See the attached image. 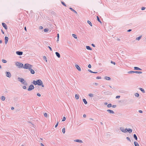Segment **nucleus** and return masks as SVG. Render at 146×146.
<instances>
[{
  "label": "nucleus",
  "mask_w": 146,
  "mask_h": 146,
  "mask_svg": "<svg viewBox=\"0 0 146 146\" xmlns=\"http://www.w3.org/2000/svg\"><path fill=\"white\" fill-rule=\"evenodd\" d=\"M32 83L35 85H37L38 86H41L42 87H44V85L43 84L42 82L40 80H38L36 81L34 80Z\"/></svg>",
  "instance_id": "nucleus-1"
},
{
  "label": "nucleus",
  "mask_w": 146,
  "mask_h": 146,
  "mask_svg": "<svg viewBox=\"0 0 146 146\" xmlns=\"http://www.w3.org/2000/svg\"><path fill=\"white\" fill-rule=\"evenodd\" d=\"M32 66L28 63L25 64L23 68L25 69L29 70L31 68H32Z\"/></svg>",
  "instance_id": "nucleus-2"
},
{
  "label": "nucleus",
  "mask_w": 146,
  "mask_h": 146,
  "mask_svg": "<svg viewBox=\"0 0 146 146\" xmlns=\"http://www.w3.org/2000/svg\"><path fill=\"white\" fill-rule=\"evenodd\" d=\"M15 65L16 66H18L19 68H23V64L19 62H15Z\"/></svg>",
  "instance_id": "nucleus-3"
},
{
  "label": "nucleus",
  "mask_w": 146,
  "mask_h": 146,
  "mask_svg": "<svg viewBox=\"0 0 146 146\" xmlns=\"http://www.w3.org/2000/svg\"><path fill=\"white\" fill-rule=\"evenodd\" d=\"M34 88V86L32 85H31L29 87V88L28 89V90L29 91H31Z\"/></svg>",
  "instance_id": "nucleus-4"
},
{
  "label": "nucleus",
  "mask_w": 146,
  "mask_h": 146,
  "mask_svg": "<svg viewBox=\"0 0 146 146\" xmlns=\"http://www.w3.org/2000/svg\"><path fill=\"white\" fill-rule=\"evenodd\" d=\"M6 76L9 78H10L11 77V75L9 72H5Z\"/></svg>",
  "instance_id": "nucleus-5"
},
{
  "label": "nucleus",
  "mask_w": 146,
  "mask_h": 146,
  "mask_svg": "<svg viewBox=\"0 0 146 146\" xmlns=\"http://www.w3.org/2000/svg\"><path fill=\"white\" fill-rule=\"evenodd\" d=\"M16 54L19 55H21L23 54V52L21 51H17L16 52Z\"/></svg>",
  "instance_id": "nucleus-6"
},
{
  "label": "nucleus",
  "mask_w": 146,
  "mask_h": 146,
  "mask_svg": "<svg viewBox=\"0 0 146 146\" xmlns=\"http://www.w3.org/2000/svg\"><path fill=\"white\" fill-rule=\"evenodd\" d=\"M2 25L5 28V29H7V27L6 25L4 23H2Z\"/></svg>",
  "instance_id": "nucleus-7"
},
{
  "label": "nucleus",
  "mask_w": 146,
  "mask_h": 146,
  "mask_svg": "<svg viewBox=\"0 0 146 146\" xmlns=\"http://www.w3.org/2000/svg\"><path fill=\"white\" fill-rule=\"evenodd\" d=\"M120 130L122 131V132L125 133L126 132V131H125V129L123 127H121L120 129Z\"/></svg>",
  "instance_id": "nucleus-8"
},
{
  "label": "nucleus",
  "mask_w": 146,
  "mask_h": 146,
  "mask_svg": "<svg viewBox=\"0 0 146 146\" xmlns=\"http://www.w3.org/2000/svg\"><path fill=\"white\" fill-rule=\"evenodd\" d=\"M107 111L110 113L114 114V112L113 111L110 110H108Z\"/></svg>",
  "instance_id": "nucleus-9"
},
{
  "label": "nucleus",
  "mask_w": 146,
  "mask_h": 146,
  "mask_svg": "<svg viewBox=\"0 0 146 146\" xmlns=\"http://www.w3.org/2000/svg\"><path fill=\"white\" fill-rule=\"evenodd\" d=\"M8 38L7 36H5V44H6L8 42Z\"/></svg>",
  "instance_id": "nucleus-10"
},
{
  "label": "nucleus",
  "mask_w": 146,
  "mask_h": 146,
  "mask_svg": "<svg viewBox=\"0 0 146 146\" xmlns=\"http://www.w3.org/2000/svg\"><path fill=\"white\" fill-rule=\"evenodd\" d=\"M18 80L21 83H22L24 80L23 78L19 77L18 78Z\"/></svg>",
  "instance_id": "nucleus-11"
},
{
  "label": "nucleus",
  "mask_w": 146,
  "mask_h": 146,
  "mask_svg": "<svg viewBox=\"0 0 146 146\" xmlns=\"http://www.w3.org/2000/svg\"><path fill=\"white\" fill-rule=\"evenodd\" d=\"M75 66L76 68L79 71H81V70L80 69V68L79 67V66L77 64H76L75 65Z\"/></svg>",
  "instance_id": "nucleus-12"
},
{
  "label": "nucleus",
  "mask_w": 146,
  "mask_h": 146,
  "mask_svg": "<svg viewBox=\"0 0 146 146\" xmlns=\"http://www.w3.org/2000/svg\"><path fill=\"white\" fill-rule=\"evenodd\" d=\"M29 70L30 71L31 73V74H35V71L33 69H32L31 68H30Z\"/></svg>",
  "instance_id": "nucleus-13"
},
{
  "label": "nucleus",
  "mask_w": 146,
  "mask_h": 146,
  "mask_svg": "<svg viewBox=\"0 0 146 146\" xmlns=\"http://www.w3.org/2000/svg\"><path fill=\"white\" fill-rule=\"evenodd\" d=\"M134 69L135 70H141L142 69L140 68H139V67H134Z\"/></svg>",
  "instance_id": "nucleus-14"
},
{
  "label": "nucleus",
  "mask_w": 146,
  "mask_h": 146,
  "mask_svg": "<svg viewBox=\"0 0 146 146\" xmlns=\"http://www.w3.org/2000/svg\"><path fill=\"white\" fill-rule=\"evenodd\" d=\"M74 141L76 142H79L80 143H82L83 141L82 140L80 139H76Z\"/></svg>",
  "instance_id": "nucleus-15"
},
{
  "label": "nucleus",
  "mask_w": 146,
  "mask_h": 146,
  "mask_svg": "<svg viewBox=\"0 0 146 146\" xmlns=\"http://www.w3.org/2000/svg\"><path fill=\"white\" fill-rule=\"evenodd\" d=\"M55 54L56 55V56L58 58H60V54L58 52H55Z\"/></svg>",
  "instance_id": "nucleus-16"
},
{
  "label": "nucleus",
  "mask_w": 146,
  "mask_h": 146,
  "mask_svg": "<svg viewBox=\"0 0 146 146\" xmlns=\"http://www.w3.org/2000/svg\"><path fill=\"white\" fill-rule=\"evenodd\" d=\"M126 131V132H128L129 133H131L132 132V130L130 129V128H128V129Z\"/></svg>",
  "instance_id": "nucleus-17"
},
{
  "label": "nucleus",
  "mask_w": 146,
  "mask_h": 146,
  "mask_svg": "<svg viewBox=\"0 0 146 146\" xmlns=\"http://www.w3.org/2000/svg\"><path fill=\"white\" fill-rule=\"evenodd\" d=\"M22 83V84L26 86H27L28 85L27 83L25 80H24V81H23Z\"/></svg>",
  "instance_id": "nucleus-18"
},
{
  "label": "nucleus",
  "mask_w": 146,
  "mask_h": 146,
  "mask_svg": "<svg viewBox=\"0 0 146 146\" xmlns=\"http://www.w3.org/2000/svg\"><path fill=\"white\" fill-rule=\"evenodd\" d=\"M69 9L72 11L74 12V13H75L76 14H77V12L75 11V10H74L71 7H70L69 8Z\"/></svg>",
  "instance_id": "nucleus-19"
},
{
  "label": "nucleus",
  "mask_w": 146,
  "mask_h": 146,
  "mask_svg": "<svg viewBox=\"0 0 146 146\" xmlns=\"http://www.w3.org/2000/svg\"><path fill=\"white\" fill-rule=\"evenodd\" d=\"M104 79L107 80H109L111 79V78L110 77L105 76L104 77Z\"/></svg>",
  "instance_id": "nucleus-20"
},
{
  "label": "nucleus",
  "mask_w": 146,
  "mask_h": 146,
  "mask_svg": "<svg viewBox=\"0 0 146 146\" xmlns=\"http://www.w3.org/2000/svg\"><path fill=\"white\" fill-rule=\"evenodd\" d=\"M135 146H139V144L137 141H134V143Z\"/></svg>",
  "instance_id": "nucleus-21"
},
{
  "label": "nucleus",
  "mask_w": 146,
  "mask_h": 146,
  "mask_svg": "<svg viewBox=\"0 0 146 146\" xmlns=\"http://www.w3.org/2000/svg\"><path fill=\"white\" fill-rule=\"evenodd\" d=\"M1 99L3 101H4L5 99V98L4 96H2L1 97Z\"/></svg>",
  "instance_id": "nucleus-22"
},
{
  "label": "nucleus",
  "mask_w": 146,
  "mask_h": 146,
  "mask_svg": "<svg viewBox=\"0 0 146 146\" xmlns=\"http://www.w3.org/2000/svg\"><path fill=\"white\" fill-rule=\"evenodd\" d=\"M86 48L87 50H92V48L89 46H86Z\"/></svg>",
  "instance_id": "nucleus-23"
},
{
  "label": "nucleus",
  "mask_w": 146,
  "mask_h": 146,
  "mask_svg": "<svg viewBox=\"0 0 146 146\" xmlns=\"http://www.w3.org/2000/svg\"><path fill=\"white\" fill-rule=\"evenodd\" d=\"M141 37H142V36L141 35V36H139V37L136 38L135 39L136 40H140V39L141 38Z\"/></svg>",
  "instance_id": "nucleus-24"
},
{
  "label": "nucleus",
  "mask_w": 146,
  "mask_h": 146,
  "mask_svg": "<svg viewBox=\"0 0 146 146\" xmlns=\"http://www.w3.org/2000/svg\"><path fill=\"white\" fill-rule=\"evenodd\" d=\"M75 97L76 99H78L79 98V95L77 94H76Z\"/></svg>",
  "instance_id": "nucleus-25"
},
{
  "label": "nucleus",
  "mask_w": 146,
  "mask_h": 146,
  "mask_svg": "<svg viewBox=\"0 0 146 146\" xmlns=\"http://www.w3.org/2000/svg\"><path fill=\"white\" fill-rule=\"evenodd\" d=\"M133 137L137 141V138L136 134H134L133 135Z\"/></svg>",
  "instance_id": "nucleus-26"
},
{
  "label": "nucleus",
  "mask_w": 146,
  "mask_h": 146,
  "mask_svg": "<svg viewBox=\"0 0 146 146\" xmlns=\"http://www.w3.org/2000/svg\"><path fill=\"white\" fill-rule=\"evenodd\" d=\"M139 90L143 93H145V91L142 88H139Z\"/></svg>",
  "instance_id": "nucleus-27"
},
{
  "label": "nucleus",
  "mask_w": 146,
  "mask_h": 146,
  "mask_svg": "<svg viewBox=\"0 0 146 146\" xmlns=\"http://www.w3.org/2000/svg\"><path fill=\"white\" fill-rule=\"evenodd\" d=\"M83 101L84 103L85 104H87V101H86V100L85 99H83Z\"/></svg>",
  "instance_id": "nucleus-28"
},
{
  "label": "nucleus",
  "mask_w": 146,
  "mask_h": 146,
  "mask_svg": "<svg viewBox=\"0 0 146 146\" xmlns=\"http://www.w3.org/2000/svg\"><path fill=\"white\" fill-rule=\"evenodd\" d=\"M134 73H137V74H141L142 72L141 71H135L134 72Z\"/></svg>",
  "instance_id": "nucleus-29"
},
{
  "label": "nucleus",
  "mask_w": 146,
  "mask_h": 146,
  "mask_svg": "<svg viewBox=\"0 0 146 146\" xmlns=\"http://www.w3.org/2000/svg\"><path fill=\"white\" fill-rule=\"evenodd\" d=\"M72 36H73V37L74 38H76V39H77V37L76 36V35L74 34H72Z\"/></svg>",
  "instance_id": "nucleus-30"
},
{
  "label": "nucleus",
  "mask_w": 146,
  "mask_h": 146,
  "mask_svg": "<svg viewBox=\"0 0 146 146\" xmlns=\"http://www.w3.org/2000/svg\"><path fill=\"white\" fill-rule=\"evenodd\" d=\"M87 23L89 24L91 26H92V23H91V22L90 21H87Z\"/></svg>",
  "instance_id": "nucleus-31"
},
{
  "label": "nucleus",
  "mask_w": 146,
  "mask_h": 146,
  "mask_svg": "<svg viewBox=\"0 0 146 146\" xmlns=\"http://www.w3.org/2000/svg\"><path fill=\"white\" fill-rule=\"evenodd\" d=\"M97 20L100 23H101V22L100 21L99 18L98 16H97Z\"/></svg>",
  "instance_id": "nucleus-32"
},
{
  "label": "nucleus",
  "mask_w": 146,
  "mask_h": 146,
  "mask_svg": "<svg viewBox=\"0 0 146 146\" xmlns=\"http://www.w3.org/2000/svg\"><path fill=\"white\" fill-rule=\"evenodd\" d=\"M135 95L137 97H138L139 96V94L137 93H135Z\"/></svg>",
  "instance_id": "nucleus-33"
},
{
  "label": "nucleus",
  "mask_w": 146,
  "mask_h": 146,
  "mask_svg": "<svg viewBox=\"0 0 146 146\" xmlns=\"http://www.w3.org/2000/svg\"><path fill=\"white\" fill-rule=\"evenodd\" d=\"M62 132L63 133H64L65 132V129L64 127L62 129Z\"/></svg>",
  "instance_id": "nucleus-34"
},
{
  "label": "nucleus",
  "mask_w": 146,
  "mask_h": 146,
  "mask_svg": "<svg viewBox=\"0 0 146 146\" xmlns=\"http://www.w3.org/2000/svg\"><path fill=\"white\" fill-rule=\"evenodd\" d=\"M112 106V104H109L107 105V107L108 108H110Z\"/></svg>",
  "instance_id": "nucleus-35"
},
{
  "label": "nucleus",
  "mask_w": 146,
  "mask_h": 146,
  "mask_svg": "<svg viewBox=\"0 0 146 146\" xmlns=\"http://www.w3.org/2000/svg\"><path fill=\"white\" fill-rule=\"evenodd\" d=\"M44 32H46L49 31V29H44Z\"/></svg>",
  "instance_id": "nucleus-36"
},
{
  "label": "nucleus",
  "mask_w": 146,
  "mask_h": 146,
  "mask_svg": "<svg viewBox=\"0 0 146 146\" xmlns=\"http://www.w3.org/2000/svg\"><path fill=\"white\" fill-rule=\"evenodd\" d=\"M2 62L3 63H6L7 62L6 60L4 59H2Z\"/></svg>",
  "instance_id": "nucleus-37"
},
{
  "label": "nucleus",
  "mask_w": 146,
  "mask_h": 146,
  "mask_svg": "<svg viewBox=\"0 0 146 146\" xmlns=\"http://www.w3.org/2000/svg\"><path fill=\"white\" fill-rule=\"evenodd\" d=\"M57 35V42H58L59 40V34L58 33Z\"/></svg>",
  "instance_id": "nucleus-38"
},
{
  "label": "nucleus",
  "mask_w": 146,
  "mask_h": 146,
  "mask_svg": "<svg viewBox=\"0 0 146 146\" xmlns=\"http://www.w3.org/2000/svg\"><path fill=\"white\" fill-rule=\"evenodd\" d=\"M43 59H44V60H45V61H46V62H47V59H46V56H44L43 57Z\"/></svg>",
  "instance_id": "nucleus-39"
},
{
  "label": "nucleus",
  "mask_w": 146,
  "mask_h": 146,
  "mask_svg": "<svg viewBox=\"0 0 146 146\" xmlns=\"http://www.w3.org/2000/svg\"><path fill=\"white\" fill-rule=\"evenodd\" d=\"M134 71H131L128 72V73L129 74H132V73H134Z\"/></svg>",
  "instance_id": "nucleus-40"
},
{
  "label": "nucleus",
  "mask_w": 146,
  "mask_h": 146,
  "mask_svg": "<svg viewBox=\"0 0 146 146\" xmlns=\"http://www.w3.org/2000/svg\"><path fill=\"white\" fill-rule=\"evenodd\" d=\"M111 93L109 92V91H106V92H104V93L105 94H108V93Z\"/></svg>",
  "instance_id": "nucleus-41"
},
{
  "label": "nucleus",
  "mask_w": 146,
  "mask_h": 146,
  "mask_svg": "<svg viewBox=\"0 0 146 146\" xmlns=\"http://www.w3.org/2000/svg\"><path fill=\"white\" fill-rule=\"evenodd\" d=\"M90 97H92L93 96V94H90L88 95Z\"/></svg>",
  "instance_id": "nucleus-42"
},
{
  "label": "nucleus",
  "mask_w": 146,
  "mask_h": 146,
  "mask_svg": "<svg viewBox=\"0 0 146 146\" xmlns=\"http://www.w3.org/2000/svg\"><path fill=\"white\" fill-rule=\"evenodd\" d=\"M61 3H62V4L64 6H65L66 7V5L65 3L63 2H61Z\"/></svg>",
  "instance_id": "nucleus-43"
},
{
  "label": "nucleus",
  "mask_w": 146,
  "mask_h": 146,
  "mask_svg": "<svg viewBox=\"0 0 146 146\" xmlns=\"http://www.w3.org/2000/svg\"><path fill=\"white\" fill-rule=\"evenodd\" d=\"M66 120V117H63V118L62 120V121H64Z\"/></svg>",
  "instance_id": "nucleus-44"
},
{
  "label": "nucleus",
  "mask_w": 146,
  "mask_h": 146,
  "mask_svg": "<svg viewBox=\"0 0 146 146\" xmlns=\"http://www.w3.org/2000/svg\"><path fill=\"white\" fill-rule=\"evenodd\" d=\"M111 64H113L114 65H115V62H113V61H111Z\"/></svg>",
  "instance_id": "nucleus-45"
},
{
  "label": "nucleus",
  "mask_w": 146,
  "mask_h": 146,
  "mask_svg": "<svg viewBox=\"0 0 146 146\" xmlns=\"http://www.w3.org/2000/svg\"><path fill=\"white\" fill-rule=\"evenodd\" d=\"M44 116L45 117H47V114L46 113H45L44 114Z\"/></svg>",
  "instance_id": "nucleus-46"
},
{
  "label": "nucleus",
  "mask_w": 146,
  "mask_h": 146,
  "mask_svg": "<svg viewBox=\"0 0 146 146\" xmlns=\"http://www.w3.org/2000/svg\"><path fill=\"white\" fill-rule=\"evenodd\" d=\"M126 139H127L130 142L131 141V140H130V138L129 137H127Z\"/></svg>",
  "instance_id": "nucleus-47"
},
{
  "label": "nucleus",
  "mask_w": 146,
  "mask_h": 146,
  "mask_svg": "<svg viewBox=\"0 0 146 146\" xmlns=\"http://www.w3.org/2000/svg\"><path fill=\"white\" fill-rule=\"evenodd\" d=\"M120 96H116L115 98L116 99L119 98H120Z\"/></svg>",
  "instance_id": "nucleus-48"
},
{
  "label": "nucleus",
  "mask_w": 146,
  "mask_h": 146,
  "mask_svg": "<svg viewBox=\"0 0 146 146\" xmlns=\"http://www.w3.org/2000/svg\"><path fill=\"white\" fill-rule=\"evenodd\" d=\"M88 70V72H90V73H93V72L92 71V70H90V69Z\"/></svg>",
  "instance_id": "nucleus-49"
},
{
  "label": "nucleus",
  "mask_w": 146,
  "mask_h": 146,
  "mask_svg": "<svg viewBox=\"0 0 146 146\" xmlns=\"http://www.w3.org/2000/svg\"><path fill=\"white\" fill-rule=\"evenodd\" d=\"M96 78L97 79H101V78L100 76H97L96 77Z\"/></svg>",
  "instance_id": "nucleus-50"
},
{
  "label": "nucleus",
  "mask_w": 146,
  "mask_h": 146,
  "mask_svg": "<svg viewBox=\"0 0 146 146\" xmlns=\"http://www.w3.org/2000/svg\"><path fill=\"white\" fill-rule=\"evenodd\" d=\"M23 88L24 89H26L27 88L26 86H23Z\"/></svg>",
  "instance_id": "nucleus-51"
},
{
  "label": "nucleus",
  "mask_w": 146,
  "mask_h": 146,
  "mask_svg": "<svg viewBox=\"0 0 146 146\" xmlns=\"http://www.w3.org/2000/svg\"><path fill=\"white\" fill-rule=\"evenodd\" d=\"M58 122H57V123L56 124V125H55V127H57V126H58Z\"/></svg>",
  "instance_id": "nucleus-52"
},
{
  "label": "nucleus",
  "mask_w": 146,
  "mask_h": 146,
  "mask_svg": "<svg viewBox=\"0 0 146 146\" xmlns=\"http://www.w3.org/2000/svg\"><path fill=\"white\" fill-rule=\"evenodd\" d=\"M88 67L89 68H91V66L90 64H89L88 66Z\"/></svg>",
  "instance_id": "nucleus-53"
},
{
  "label": "nucleus",
  "mask_w": 146,
  "mask_h": 146,
  "mask_svg": "<svg viewBox=\"0 0 146 146\" xmlns=\"http://www.w3.org/2000/svg\"><path fill=\"white\" fill-rule=\"evenodd\" d=\"M112 106V107L113 108H115L116 107V105H113Z\"/></svg>",
  "instance_id": "nucleus-54"
},
{
  "label": "nucleus",
  "mask_w": 146,
  "mask_h": 146,
  "mask_svg": "<svg viewBox=\"0 0 146 146\" xmlns=\"http://www.w3.org/2000/svg\"><path fill=\"white\" fill-rule=\"evenodd\" d=\"M145 7H143L141 8V9L142 10H145Z\"/></svg>",
  "instance_id": "nucleus-55"
},
{
  "label": "nucleus",
  "mask_w": 146,
  "mask_h": 146,
  "mask_svg": "<svg viewBox=\"0 0 146 146\" xmlns=\"http://www.w3.org/2000/svg\"><path fill=\"white\" fill-rule=\"evenodd\" d=\"M43 27L42 26H40L39 27L40 29H43Z\"/></svg>",
  "instance_id": "nucleus-56"
},
{
  "label": "nucleus",
  "mask_w": 146,
  "mask_h": 146,
  "mask_svg": "<svg viewBox=\"0 0 146 146\" xmlns=\"http://www.w3.org/2000/svg\"><path fill=\"white\" fill-rule=\"evenodd\" d=\"M37 95L38 96H39V97H40L41 96V95H40V94L39 93H37Z\"/></svg>",
  "instance_id": "nucleus-57"
},
{
  "label": "nucleus",
  "mask_w": 146,
  "mask_h": 146,
  "mask_svg": "<svg viewBox=\"0 0 146 146\" xmlns=\"http://www.w3.org/2000/svg\"><path fill=\"white\" fill-rule=\"evenodd\" d=\"M139 112L140 113H143V111L141 110H139Z\"/></svg>",
  "instance_id": "nucleus-58"
},
{
  "label": "nucleus",
  "mask_w": 146,
  "mask_h": 146,
  "mask_svg": "<svg viewBox=\"0 0 146 146\" xmlns=\"http://www.w3.org/2000/svg\"><path fill=\"white\" fill-rule=\"evenodd\" d=\"M48 47L49 48V49H50V50L51 51H52L51 48L50 47V46H48Z\"/></svg>",
  "instance_id": "nucleus-59"
},
{
  "label": "nucleus",
  "mask_w": 146,
  "mask_h": 146,
  "mask_svg": "<svg viewBox=\"0 0 146 146\" xmlns=\"http://www.w3.org/2000/svg\"><path fill=\"white\" fill-rule=\"evenodd\" d=\"M96 86H98V84L97 83H94Z\"/></svg>",
  "instance_id": "nucleus-60"
},
{
  "label": "nucleus",
  "mask_w": 146,
  "mask_h": 146,
  "mask_svg": "<svg viewBox=\"0 0 146 146\" xmlns=\"http://www.w3.org/2000/svg\"><path fill=\"white\" fill-rule=\"evenodd\" d=\"M83 117H84V118H85L86 117V115L85 114H84L83 115Z\"/></svg>",
  "instance_id": "nucleus-61"
},
{
  "label": "nucleus",
  "mask_w": 146,
  "mask_h": 146,
  "mask_svg": "<svg viewBox=\"0 0 146 146\" xmlns=\"http://www.w3.org/2000/svg\"><path fill=\"white\" fill-rule=\"evenodd\" d=\"M131 29H130L127 31V32H130L131 31Z\"/></svg>",
  "instance_id": "nucleus-62"
},
{
  "label": "nucleus",
  "mask_w": 146,
  "mask_h": 146,
  "mask_svg": "<svg viewBox=\"0 0 146 146\" xmlns=\"http://www.w3.org/2000/svg\"><path fill=\"white\" fill-rule=\"evenodd\" d=\"M92 46H93L94 47H95V44H92Z\"/></svg>",
  "instance_id": "nucleus-63"
},
{
  "label": "nucleus",
  "mask_w": 146,
  "mask_h": 146,
  "mask_svg": "<svg viewBox=\"0 0 146 146\" xmlns=\"http://www.w3.org/2000/svg\"><path fill=\"white\" fill-rule=\"evenodd\" d=\"M40 145L42 146H45L42 143H41Z\"/></svg>",
  "instance_id": "nucleus-64"
}]
</instances>
